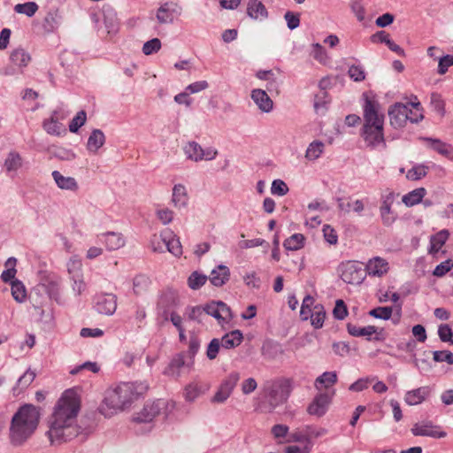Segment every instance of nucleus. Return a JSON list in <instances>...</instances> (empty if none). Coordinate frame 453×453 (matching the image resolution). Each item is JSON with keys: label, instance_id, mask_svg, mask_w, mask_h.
<instances>
[{"label": "nucleus", "instance_id": "f257e3e1", "mask_svg": "<svg viewBox=\"0 0 453 453\" xmlns=\"http://www.w3.org/2000/svg\"><path fill=\"white\" fill-rule=\"evenodd\" d=\"M79 411L77 394L72 389L65 391L48 421L47 434L52 443H62L79 435L81 428L74 425Z\"/></svg>", "mask_w": 453, "mask_h": 453}, {"label": "nucleus", "instance_id": "f03ea898", "mask_svg": "<svg viewBox=\"0 0 453 453\" xmlns=\"http://www.w3.org/2000/svg\"><path fill=\"white\" fill-rule=\"evenodd\" d=\"M147 389L148 385L145 383H122L115 388L107 390L99 411L104 417H111L129 406Z\"/></svg>", "mask_w": 453, "mask_h": 453}, {"label": "nucleus", "instance_id": "7ed1b4c3", "mask_svg": "<svg viewBox=\"0 0 453 453\" xmlns=\"http://www.w3.org/2000/svg\"><path fill=\"white\" fill-rule=\"evenodd\" d=\"M40 419V411L33 404H23L14 413L10 426V441L19 446L27 441L36 430Z\"/></svg>", "mask_w": 453, "mask_h": 453}, {"label": "nucleus", "instance_id": "20e7f679", "mask_svg": "<svg viewBox=\"0 0 453 453\" xmlns=\"http://www.w3.org/2000/svg\"><path fill=\"white\" fill-rule=\"evenodd\" d=\"M364 124L361 135L368 147L380 144L386 147L384 139V114L380 112V104L366 97L364 104Z\"/></svg>", "mask_w": 453, "mask_h": 453}, {"label": "nucleus", "instance_id": "39448f33", "mask_svg": "<svg viewBox=\"0 0 453 453\" xmlns=\"http://www.w3.org/2000/svg\"><path fill=\"white\" fill-rule=\"evenodd\" d=\"M294 381L290 378H279L268 381L265 385V393L270 411L285 403L293 390Z\"/></svg>", "mask_w": 453, "mask_h": 453}, {"label": "nucleus", "instance_id": "423d86ee", "mask_svg": "<svg viewBox=\"0 0 453 453\" xmlns=\"http://www.w3.org/2000/svg\"><path fill=\"white\" fill-rule=\"evenodd\" d=\"M186 157L194 162L202 160L210 161L214 159L218 155V150L212 147L202 148L196 142H188L183 147Z\"/></svg>", "mask_w": 453, "mask_h": 453}, {"label": "nucleus", "instance_id": "0eeeda50", "mask_svg": "<svg viewBox=\"0 0 453 453\" xmlns=\"http://www.w3.org/2000/svg\"><path fill=\"white\" fill-rule=\"evenodd\" d=\"M365 270L362 264L355 261H348L342 264L341 278L348 284H360L365 280Z\"/></svg>", "mask_w": 453, "mask_h": 453}, {"label": "nucleus", "instance_id": "6e6552de", "mask_svg": "<svg viewBox=\"0 0 453 453\" xmlns=\"http://www.w3.org/2000/svg\"><path fill=\"white\" fill-rule=\"evenodd\" d=\"M182 13V7L176 2L169 1L162 4L156 11L158 24H173Z\"/></svg>", "mask_w": 453, "mask_h": 453}, {"label": "nucleus", "instance_id": "1a4fd4ad", "mask_svg": "<svg viewBox=\"0 0 453 453\" xmlns=\"http://www.w3.org/2000/svg\"><path fill=\"white\" fill-rule=\"evenodd\" d=\"M240 380V374L236 372H233L222 381L218 391L212 398L213 403H222L231 395L234 387Z\"/></svg>", "mask_w": 453, "mask_h": 453}, {"label": "nucleus", "instance_id": "9d476101", "mask_svg": "<svg viewBox=\"0 0 453 453\" xmlns=\"http://www.w3.org/2000/svg\"><path fill=\"white\" fill-rule=\"evenodd\" d=\"M165 406V402L162 399L147 403L144 404L142 410L136 414L134 418V421L138 423H149L158 415L163 408Z\"/></svg>", "mask_w": 453, "mask_h": 453}, {"label": "nucleus", "instance_id": "9b49d317", "mask_svg": "<svg viewBox=\"0 0 453 453\" xmlns=\"http://www.w3.org/2000/svg\"><path fill=\"white\" fill-rule=\"evenodd\" d=\"M95 309L100 314L112 315L117 309V297L113 294L101 293L95 297Z\"/></svg>", "mask_w": 453, "mask_h": 453}, {"label": "nucleus", "instance_id": "f8f14e48", "mask_svg": "<svg viewBox=\"0 0 453 453\" xmlns=\"http://www.w3.org/2000/svg\"><path fill=\"white\" fill-rule=\"evenodd\" d=\"M207 315L214 317L219 323L228 322L232 319L233 315L231 309L223 302H211L204 306Z\"/></svg>", "mask_w": 453, "mask_h": 453}, {"label": "nucleus", "instance_id": "ddd939ff", "mask_svg": "<svg viewBox=\"0 0 453 453\" xmlns=\"http://www.w3.org/2000/svg\"><path fill=\"white\" fill-rule=\"evenodd\" d=\"M409 105L396 103L388 109L390 125L395 128H400L405 126L408 121Z\"/></svg>", "mask_w": 453, "mask_h": 453}, {"label": "nucleus", "instance_id": "4468645a", "mask_svg": "<svg viewBox=\"0 0 453 453\" xmlns=\"http://www.w3.org/2000/svg\"><path fill=\"white\" fill-rule=\"evenodd\" d=\"M411 433L415 436H428L432 438H444L447 434L440 429V426H434L430 421L416 423L411 428Z\"/></svg>", "mask_w": 453, "mask_h": 453}, {"label": "nucleus", "instance_id": "2eb2a0df", "mask_svg": "<svg viewBox=\"0 0 453 453\" xmlns=\"http://www.w3.org/2000/svg\"><path fill=\"white\" fill-rule=\"evenodd\" d=\"M330 396L326 393L318 394L307 407L310 415L322 417L326 414L330 403Z\"/></svg>", "mask_w": 453, "mask_h": 453}, {"label": "nucleus", "instance_id": "dca6fc26", "mask_svg": "<svg viewBox=\"0 0 453 453\" xmlns=\"http://www.w3.org/2000/svg\"><path fill=\"white\" fill-rule=\"evenodd\" d=\"M395 196L393 193H389L383 197L381 204L380 206V214L383 225L391 226L396 219L397 215L391 210V206L394 203Z\"/></svg>", "mask_w": 453, "mask_h": 453}, {"label": "nucleus", "instance_id": "f3484780", "mask_svg": "<svg viewBox=\"0 0 453 453\" xmlns=\"http://www.w3.org/2000/svg\"><path fill=\"white\" fill-rule=\"evenodd\" d=\"M98 240L100 242L104 243L108 250H117L122 248L126 240L122 234L117 232H107L99 234Z\"/></svg>", "mask_w": 453, "mask_h": 453}, {"label": "nucleus", "instance_id": "a211bd4d", "mask_svg": "<svg viewBox=\"0 0 453 453\" xmlns=\"http://www.w3.org/2000/svg\"><path fill=\"white\" fill-rule=\"evenodd\" d=\"M365 270L370 276L382 277L388 272L389 265L386 259L375 257L368 261Z\"/></svg>", "mask_w": 453, "mask_h": 453}, {"label": "nucleus", "instance_id": "6ab92c4d", "mask_svg": "<svg viewBox=\"0 0 453 453\" xmlns=\"http://www.w3.org/2000/svg\"><path fill=\"white\" fill-rule=\"evenodd\" d=\"M251 98L261 111L268 113L273 110V102L265 90L253 89Z\"/></svg>", "mask_w": 453, "mask_h": 453}, {"label": "nucleus", "instance_id": "aec40b11", "mask_svg": "<svg viewBox=\"0 0 453 453\" xmlns=\"http://www.w3.org/2000/svg\"><path fill=\"white\" fill-rule=\"evenodd\" d=\"M61 284L62 280L59 277H50L42 286L50 299L57 303L61 302Z\"/></svg>", "mask_w": 453, "mask_h": 453}, {"label": "nucleus", "instance_id": "412c9836", "mask_svg": "<svg viewBox=\"0 0 453 453\" xmlns=\"http://www.w3.org/2000/svg\"><path fill=\"white\" fill-rule=\"evenodd\" d=\"M431 389L428 386L420 387L418 388L410 390L405 394L404 401L409 405H416L421 403L430 395Z\"/></svg>", "mask_w": 453, "mask_h": 453}, {"label": "nucleus", "instance_id": "4be33fe9", "mask_svg": "<svg viewBox=\"0 0 453 453\" xmlns=\"http://www.w3.org/2000/svg\"><path fill=\"white\" fill-rule=\"evenodd\" d=\"M229 268L226 265H219L211 271L209 280L213 286L221 287L229 280Z\"/></svg>", "mask_w": 453, "mask_h": 453}, {"label": "nucleus", "instance_id": "5701e85b", "mask_svg": "<svg viewBox=\"0 0 453 453\" xmlns=\"http://www.w3.org/2000/svg\"><path fill=\"white\" fill-rule=\"evenodd\" d=\"M210 388V384L203 381H193L185 388V397L188 401H194Z\"/></svg>", "mask_w": 453, "mask_h": 453}, {"label": "nucleus", "instance_id": "b1692460", "mask_svg": "<svg viewBox=\"0 0 453 453\" xmlns=\"http://www.w3.org/2000/svg\"><path fill=\"white\" fill-rule=\"evenodd\" d=\"M247 14L254 19H265L268 17V12L265 4L259 0H249Z\"/></svg>", "mask_w": 453, "mask_h": 453}, {"label": "nucleus", "instance_id": "393cba45", "mask_svg": "<svg viewBox=\"0 0 453 453\" xmlns=\"http://www.w3.org/2000/svg\"><path fill=\"white\" fill-rule=\"evenodd\" d=\"M185 365L184 353H179L173 357L168 366L165 369L164 374L177 378L180 375V369L185 366Z\"/></svg>", "mask_w": 453, "mask_h": 453}, {"label": "nucleus", "instance_id": "a878e982", "mask_svg": "<svg viewBox=\"0 0 453 453\" xmlns=\"http://www.w3.org/2000/svg\"><path fill=\"white\" fill-rule=\"evenodd\" d=\"M51 175L57 186L61 189L76 191L79 188V185L73 177L64 176L58 171H53Z\"/></svg>", "mask_w": 453, "mask_h": 453}, {"label": "nucleus", "instance_id": "bb28decb", "mask_svg": "<svg viewBox=\"0 0 453 453\" xmlns=\"http://www.w3.org/2000/svg\"><path fill=\"white\" fill-rule=\"evenodd\" d=\"M172 236V230L165 229L160 234H153L150 245L154 252L163 253L165 250L166 239Z\"/></svg>", "mask_w": 453, "mask_h": 453}, {"label": "nucleus", "instance_id": "cd10ccee", "mask_svg": "<svg viewBox=\"0 0 453 453\" xmlns=\"http://www.w3.org/2000/svg\"><path fill=\"white\" fill-rule=\"evenodd\" d=\"M35 372L31 369L27 370L22 376L19 378L16 385L12 388L14 395H19L21 392L27 389L35 379Z\"/></svg>", "mask_w": 453, "mask_h": 453}, {"label": "nucleus", "instance_id": "c85d7f7f", "mask_svg": "<svg viewBox=\"0 0 453 453\" xmlns=\"http://www.w3.org/2000/svg\"><path fill=\"white\" fill-rule=\"evenodd\" d=\"M243 336L240 330H234L226 334L219 342L223 349H230L239 346L242 342Z\"/></svg>", "mask_w": 453, "mask_h": 453}, {"label": "nucleus", "instance_id": "c756f323", "mask_svg": "<svg viewBox=\"0 0 453 453\" xmlns=\"http://www.w3.org/2000/svg\"><path fill=\"white\" fill-rule=\"evenodd\" d=\"M105 142V136L102 130L94 129L87 142V149L90 152L96 153L97 150L103 147Z\"/></svg>", "mask_w": 453, "mask_h": 453}, {"label": "nucleus", "instance_id": "7c9ffc66", "mask_svg": "<svg viewBox=\"0 0 453 453\" xmlns=\"http://www.w3.org/2000/svg\"><path fill=\"white\" fill-rule=\"evenodd\" d=\"M372 42H384L388 45V47L394 52L399 54L400 56L404 55V50L396 43H395L389 38V35L385 31H379L371 37Z\"/></svg>", "mask_w": 453, "mask_h": 453}, {"label": "nucleus", "instance_id": "2f4dec72", "mask_svg": "<svg viewBox=\"0 0 453 453\" xmlns=\"http://www.w3.org/2000/svg\"><path fill=\"white\" fill-rule=\"evenodd\" d=\"M172 203L174 207L179 209L186 207L188 203V194L183 185H174L173 188Z\"/></svg>", "mask_w": 453, "mask_h": 453}, {"label": "nucleus", "instance_id": "473e14b6", "mask_svg": "<svg viewBox=\"0 0 453 453\" xmlns=\"http://www.w3.org/2000/svg\"><path fill=\"white\" fill-rule=\"evenodd\" d=\"M448 230H441L438 232L436 234L433 235L430 239V249L429 253L435 254L437 253L441 248L445 244L446 241L449 238Z\"/></svg>", "mask_w": 453, "mask_h": 453}, {"label": "nucleus", "instance_id": "72a5a7b5", "mask_svg": "<svg viewBox=\"0 0 453 453\" xmlns=\"http://www.w3.org/2000/svg\"><path fill=\"white\" fill-rule=\"evenodd\" d=\"M60 19L61 17L58 10L50 11L43 20L44 30L48 33L55 31L60 25Z\"/></svg>", "mask_w": 453, "mask_h": 453}, {"label": "nucleus", "instance_id": "f704fd0d", "mask_svg": "<svg viewBox=\"0 0 453 453\" xmlns=\"http://www.w3.org/2000/svg\"><path fill=\"white\" fill-rule=\"evenodd\" d=\"M23 164V160L21 156L16 152V151H11L5 160H4V168L6 169V172L12 173V172H17Z\"/></svg>", "mask_w": 453, "mask_h": 453}, {"label": "nucleus", "instance_id": "c9c22d12", "mask_svg": "<svg viewBox=\"0 0 453 453\" xmlns=\"http://www.w3.org/2000/svg\"><path fill=\"white\" fill-rule=\"evenodd\" d=\"M10 58L13 65L19 67L27 66L31 60L30 55L21 48L13 50L11 53Z\"/></svg>", "mask_w": 453, "mask_h": 453}, {"label": "nucleus", "instance_id": "e433bc0d", "mask_svg": "<svg viewBox=\"0 0 453 453\" xmlns=\"http://www.w3.org/2000/svg\"><path fill=\"white\" fill-rule=\"evenodd\" d=\"M426 191L424 188H416L408 194L404 195L402 198L403 203L407 206H413L422 201Z\"/></svg>", "mask_w": 453, "mask_h": 453}, {"label": "nucleus", "instance_id": "4c0bfd02", "mask_svg": "<svg viewBox=\"0 0 453 453\" xmlns=\"http://www.w3.org/2000/svg\"><path fill=\"white\" fill-rule=\"evenodd\" d=\"M347 331L348 333L354 337H361V336H371L374 333H376V326H367L365 327H358L354 324L348 323L347 324Z\"/></svg>", "mask_w": 453, "mask_h": 453}, {"label": "nucleus", "instance_id": "58836bf2", "mask_svg": "<svg viewBox=\"0 0 453 453\" xmlns=\"http://www.w3.org/2000/svg\"><path fill=\"white\" fill-rule=\"evenodd\" d=\"M325 144L320 141H313L306 150L305 157L310 161L318 159L324 152Z\"/></svg>", "mask_w": 453, "mask_h": 453}, {"label": "nucleus", "instance_id": "ea45409f", "mask_svg": "<svg viewBox=\"0 0 453 453\" xmlns=\"http://www.w3.org/2000/svg\"><path fill=\"white\" fill-rule=\"evenodd\" d=\"M337 382V373L335 372H325L319 376L315 380V387L320 389V385L325 388H328Z\"/></svg>", "mask_w": 453, "mask_h": 453}, {"label": "nucleus", "instance_id": "a19ab883", "mask_svg": "<svg viewBox=\"0 0 453 453\" xmlns=\"http://www.w3.org/2000/svg\"><path fill=\"white\" fill-rule=\"evenodd\" d=\"M304 240L302 234H294L284 241L283 246L288 250H297L303 247Z\"/></svg>", "mask_w": 453, "mask_h": 453}, {"label": "nucleus", "instance_id": "79ce46f5", "mask_svg": "<svg viewBox=\"0 0 453 453\" xmlns=\"http://www.w3.org/2000/svg\"><path fill=\"white\" fill-rule=\"evenodd\" d=\"M165 250L175 257L182 254V246L179 237L172 231V236L166 239Z\"/></svg>", "mask_w": 453, "mask_h": 453}, {"label": "nucleus", "instance_id": "37998d69", "mask_svg": "<svg viewBox=\"0 0 453 453\" xmlns=\"http://www.w3.org/2000/svg\"><path fill=\"white\" fill-rule=\"evenodd\" d=\"M326 318V311L321 304L314 306L313 312L311 315V325L314 328L319 329L323 326Z\"/></svg>", "mask_w": 453, "mask_h": 453}, {"label": "nucleus", "instance_id": "c03bdc74", "mask_svg": "<svg viewBox=\"0 0 453 453\" xmlns=\"http://www.w3.org/2000/svg\"><path fill=\"white\" fill-rule=\"evenodd\" d=\"M44 130L52 135H60L65 131L64 126L53 117L43 122Z\"/></svg>", "mask_w": 453, "mask_h": 453}, {"label": "nucleus", "instance_id": "a18cd8bd", "mask_svg": "<svg viewBox=\"0 0 453 453\" xmlns=\"http://www.w3.org/2000/svg\"><path fill=\"white\" fill-rule=\"evenodd\" d=\"M66 268L69 278L83 274L82 263L77 256H73L68 260Z\"/></svg>", "mask_w": 453, "mask_h": 453}, {"label": "nucleus", "instance_id": "49530a36", "mask_svg": "<svg viewBox=\"0 0 453 453\" xmlns=\"http://www.w3.org/2000/svg\"><path fill=\"white\" fill-rule=\"evenodd\" d=\"M38 4L35 2H27L25 4H18L14 6V11L17 13L25 14L27 17H32L38 11Z\"/></svg>", "mask_w": 453, "mask_h": 453}, {"label": "nucleus", "instance_id": "de8ad7c7", "mask_svg": "<svg viewBox=\"0 0 453 453\" xmlns=\"http://www.w3.org/2000/svg\"><path fill=\"white\" fill-rule=\"evenodd\" d=\"M327 93L322 90L319 94L316 95L314 101V109L318 114H325L327 109L328 100H326Z\"/></svg>", "mask_w": 453, "mask_h": 453}, {"label": "nucleus", "instance_id": "09e8293b", "mask_svg": "<svg viewBox=\"0 0 453 453\" xmlns=\"http://www.w3.org/2000/svg\"><path fill=\"white\" fill-rule=\"evenodd\" d=\"M12 295L13 298L19 303H22L25 300L26 289L21 281L18 280L12 281Z\"/></svg>", "mask_w": 453, "mask_h": 453}, {"label": "nucleus", "instance_id": "8fccbe9b", "mask_svg": "<svg viewBox=\"0 0 453 453\" xmlns=\"http://www.w3.org/2000/svg\"><path fill=\"white\" fill-rule=\"evenodd\" d=\"M431 142V148L438 153L449 157L453 154V147L440 140L428 139Z\"/></svg>", "mask_w": 453, "mask_h": 453}, {"label": "nucleus", "instance_id": "3c124183", "mask_svg": "<svg viewBox=\"0 0 453 453\" xmlns=\"http://www.w3.org/2000/svg\"><path fill=\"white\" fill-rule=\"evenodd\" d=\"M410 105L412 107L411 109L409 107V112H408V120H410L411 123H418V121L422 120L424 116L421 112V105L419 102H414L411 103Z\"/></svg>", "mask_w": 453, "mask_h": 453}, {"label": "nucleus", "instance_id": "603ef678", "mask_svg": "<svg viewBox=\"0 0 453 453\" xmlns=\"http://www.w3.org/2000/svg\"><path fill=\"white\" fill-rule=\"evenodd\" d=\"M393 313L392 307L385 306V307H377L369 311V315L380 319L388 320L391 318Z\"/></svg>", "mask_w": 453, "mask_h": 453}, {"label": "nucleus", "instance_id": "864d4df0", "mask_svg": "<svg viewBox=\"0 0 453 453\" xmlns=\"http://www.w3.org/2000/svg\"><path fill=\"white\" fill-rule=\"evenodd\" d=\"M207 277L203 274H200L197 272H194L188 277V284L192 289H198L205 284Z\"/></svg>", "mask_w": 453, "mask_h": 453}, {"label": "nucleus", "instance_id": "5fc2aeb1", "mask_svg": "<svg viewBox=\"0 0 453 453\" xmlns=\"http://www.w3.org/2000/svg\"><path fill=\"white\" fill-rule=\"evenodd\" d=\"M150 281V279L145 275H138L134 279V291L136 295H140L144 292Z\"/></svg>", "mask_w": 453, "mask_h": 453}, {"label": "nucleus", "instance_id": "6e6d98bb", "mask_svg": "<svg viewBox=\"0 0 453 453\" xmlns=\"http://www.w3.org/2000/svg\"><path fill=\"white\" fill-rule=\"evenodd\" d=\"M72 281V289L75 296H81L86 289L83 274L69 278Z\"/></svg>", "mask_w": 453, "mask_h": 453}, {"label": "nucleus", "instance_id": "4d7b16f0", "mask_svg": "<svg viewBox=\"0 0 453 453\" xmlns=\"http://www.w3.org/2000/svg\"><path fill=\"white\" fill-rule=\"evenodd\" d=\"M86 119V112L84 111H79L77 115L70 122V132L76 133L79 130V128L85 124Z\"/></svg>", "mask_w": 453, "mask_h": 453}, {"label": "nucleus", "instance_id": "13d9d810", "mask_svg": "<svg viewBox=\"0 0 453 453\" xmlns=\"http://www.w3.org/2000/svg\"><path fill=\"white\" fill-rule=\"evenodd\" d=\"M161 48V42L158 38H153L146 42L142 46V52L144 55H151L157 52Z\"/></svg>", "mask_w": 453, "mask_h": 453}, {"label": "nucleus", "instance_id": "bf43d9fd", "mask_svg": "<svg viewBox=\"0 0 453 453\" xmlns=\"http://www.w3.org/2000/svg\"><path fill=\"white\" fill-rule=\"evenodd\" d=\"M349 76L357 82L363 81L365 79V73L361 65H352L348 71Z\"/></svg>", "mask_w": 453, "mask_h": 453}, {"label": "nucleus", "instance_id": "052dcab7", "mask_svg": "<svg viewBox=\"0 0 453 453\" xmlns=\"http://www.w3.org/2000/svg\"><path fill=\"white\" fill-rule=\"evenodd\" d=\"M220 348H222L219 339L213 338L210 343L208 344L207 350H206V356L210 360H213L217 357Z\"/></svg>", "mask_w": 453, "mask_h": 453}, {"label": "nucleus", "instance_id": "680f3d73", "mask_svg": "<svg viewBox=\"0 0 453 453\" xmlns=\"http://www.w3.org/2000/svg\"><path fill=\"white\" fill-rule=\"evenodd\" d=\"M333 314L336 319H340V320H342L347 317V315H348L347 306L342 299H338L335 302V306L333 310Z\"/></svg>", "mask_w": 453, "mask_h": 453}, {"label": "nucleus", "instance_id": "e2e57ef3", "mask_svg": "<svg viewBox=\"0 0 453 453\" xmlns=\"http://www.w3.org/2000/svg\"><path fill=\"white\" fill-rule=\"evenodd\" d=\"M433 358L435 362H446L449 365H453V353L449 350L434 351Z\"/></svg>", "mask_w": 453, "mask_h": 453}, {"label": "nucleus", "instance_id": "0e129e2a", "mask_svg": "<svg viewBox=\"0 0 453 453\" xmlns=\"http://www.w3.org/2000/svg\"><path fill=\"white\" fill-rule=\"evenodd\" d=\"M271 192L273 195L282 196H285L288 192V188L283 180L278 179V180H274L273 181L272 187H271Z\"/></svg>", "mask_w": 453, "mask_h": 453}, {"label": "nucleus", "instance_id": "69168bd1", "mask_svg": "<svg viewBox=\"0 0 453 453\" xmlns=\"http://www.w3.org/2000/svg\"><path fill=\"white\" fill-rule=\"evenodd\" d=\"M287 26L290 30L297 28L300 25V14L293 12H287L284 15Z\"/></svg>", "mask_w": 453, "mask_h": 453}, {"label": "nucleus", "instance_id": "338daca9", "mask_svg": "<svg viewBox=\"0 0 453 453\" xmlns=\"http://www.w3.org/2000/svg\"><path fill=\"white\" fill-rule=\"evenodd\" d=\"M427 167L423 165H418L409 170L407 177L411 180H419L425 177L427 173Z\"/></svg>", "mask_w": 453, "mask_h": 453}, {"label": "nucleus", "instance_id": "774afa93", "mask_svg": "<svg viewBox=\"0 0 453 453\" xmlns=\"http://www.w3.org/2000/svg\"><path fill=\"white\" fill-rule=\"evenodd\" d=\"M453 65V55H446L439 58L438 73L444 74Z\"/></svg>", "mask_w": 453, "mask_h": 453}]
</instances>
